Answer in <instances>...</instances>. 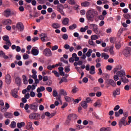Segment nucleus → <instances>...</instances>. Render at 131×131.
<instances>
[{"instance_id":"4c0bfd02","label":"nucleus","mask_w":131,"mask_h":131,"mask_svg":"<svg viewBox=\"0 0 131 131\" xmlns=\"http://www.w3.org/2000/svg\"><path fill=\"white\" fill-rule=\"evenodd\" d=\"M92 53H93V50L91 49H89L88 51L86 53V56L89 57H91V54H92Z\"/></svg>"},{"instance_id":"c756f323","label":"nucleus","mask_w":131,"mask_h":131,"mask_svg":"<svg viewBox=\"0 0 131 131\" xmlns=\"http://www.w3.org/2000/svg\"><path fill=\"white\" fill-rule=\"evenodd\" d=\"M101 58H104V60H108L109 59V55L106 54L105 53L101 54Z\"/></svg>"},{"instance_id":"f3484780","label":"nucleus","mask_w":131,"mask_h":131,"mask_svg":"<svg viewBox=\"0 0 131 131\" xmlns=\"http://www.w3.org/2000/svg\"><path fill=\"white\" fill-rule=\"evenodd\" d=\"M36 86H35V84H34L32 85V86L31 85H28L27 88V90L28 91H30V90H32V91H34V90H35Z\"/></svg>"},{"instance_id":"393cba45","label":"nucleus","mask_w":131,"mask_h":131,"mask_svg":"<svg viewBox=\"0 0 131 131\" xmlns=\"http://www.w3.org/2000/svg\"><path fill=\"white\" fill-rule=\"evenodd\" d=\"M5 13V16L6 17H10L11 16V10L10 9H7L4 11Z\"/></svg>"},{"instance_id":"e433bc0d","label":"nucleus","mask_w":131,"mask_h":131,"mask_svg":"<svg viewBox=\"0 0 131 131\" xmlns=\"http://www.w3.org/2000/svg\"><path fill=\"white\" fill-rule=\"evenodd\" d=\"M68 81L67 80V78L65 77H62L61 78L60 81H59L60 84L63 82H67Z\"/></svg>"},{"instance_id":"37998d69","label":"nucleus","mask_w":131,"mask_h":131,"mask_svg":"<svg viewBox=\"0 0 131 131\" xmlns=\"http://www.w3.org/2000/svg\"><path fill=\"white\" fill-rule=\"evenodd\" d=\"M115 40H116V38L113 37H111L110 38V41L111 43H114L115 42Z\"/></svg>"},{"instance_id":"f03ea898","label":"nucleus","mask_w":131,"mask_h":131,"mask_svg":"<svg viewBox=\"0 0 131 131\" xmlns=\"http://www.w3.org/2000/svg\"><path fill=\"white\" fill-rule=\"evenodd\" d=\"M30 119H35V120H38L40 119V114L38 113H32L29 115Z\"/></svg>"},{"instance_id":"3c124183","label":"nucleus","mask_w":131,"mask_h":131,"mask_svg":"<svg viewBox=\"0 0 131 131\" xmlns=\"http://www.w3.org/2000/svg\"><path fill=\"white\" fill-rule=\"evenodd\" d=\"M64 99L66 101V102H71V98L68 96H65Z\"/></svg>"},{"instance_id":"72a5a7b5","label":"nucleus","mask_w":131,"mask_h":131,"mask_svg":"<svg viewBox=\"0 0 131 131\" xmlns=\"http://www.w3.org/2000/svg\"><path fill=\"white\" fill-rule=\"evenodd\" d=\"M60 95L61 96H67V92H66V90H61L60 92Z\"/></svg>"},{"instance_id":"2f4dec72","label":"nucleus","mask_w":131,"mask_h":131,"mask_svg":"<svg viewBox=\"0 0 131 131\" xmlns=\"http://www.w3.org/2000/svg\"><path fill=\"white\" fill-rule=\"evenodd\" d=\"M76 28H77V25H76V24L71 25L69 27V29H70V30H73L74 29H75Z\"/></svg>"},{"instance_id":"1a4fd4ad","label":"nucleus","mask_w":131,"mask_h":131,"mask_svg":"<svg viewBox=\"0 0 131 131\" xmlns=\"http://www.w3.org/2000/svg\"><path fill=\"white\" fill-rule=\"evenodd\" d=\"M16 28L20 31H23L24 30V25L21 22H19L16 24Z\"/></svg>"},{"instance_id":"b1692460","label":"nucleus","mask_w":131,"mask_h":131,"mask_svg":"<svg viewBox=\"0 0 131 131\" xmlns=\"http://www.w3.org/2000/svg\"><path fill=\"white\" fill-rule=\"evenodd\" d=\"M113 49H114V46L113 45L110 47V48L109 49V52H110L111 55L114 56V55H115V52H114V50H113Z\"/></svg>"},{"instance_id":"ea45409f","label":"nucleus","mask_w":131,"mask_h":131,"mask_svg":"<svg viewBox=\"0 0 131 131\" xmlns=\"http://www.w3.org/2000/svg\"><path fill=\"white\" fill-rule=\"evenodd\" d=\"M121 80H122V81L123 82H124V83H127V82H128V79H127V78H126V77H124V78H123V77H122L121 78Z\"/></svg>"},{"instance_id":"c03bdc74","label":"nucleus","mask_w":131,"mask_h":131,"mask_svg":"<svg viewBox=\"0 0 131 131\" xmlns=\"http://www.w3.org/2000/svg\"><path fill=\"white\" fill-rule=\"evenodd\" d=\"M52 73H54L56 77H60V74L57 71H52Z\"/></svg>"},{"instance_id":"412c9836","label":"nucleus","mask_w":131,"mask_h":131,"mask_svg":"<svg viewBox=\"0 0 131 131\" xmlns=\"http://www.w3.org/2000/svg\"><path fill=\"white\" fill-rule=\"evenodd\" d=\"M30 104H26L25 106L24 107V109L26 110L27 113H30L31 112L30 111Z\"/></svg>"},{"instance_id":"0eeeda50","label":"nucleus","mask_w":131,"mask_h":131,"mask_svg":"<svg viewBox=\"0 0 131 131\" xmlns=\"http://www.w3.org/2000/svg\"><path fill=\"white\" fill-rule=\"evenodd\" d=\"M122 124H123V125H127V124H128L127 123V121H126V118L123 117L120 121L119 125H120V127H121V126H122Z\"/></svg>"},{"instance_id":"bf43d9fd","label":"nucleus","mask_w":131,"mask_h":131,"mask_svg":"<svg viewBox=\"0 0 131 131\" xmlns=\"http://www.w3.org/2000/svg\"><path fill=\"white\" fill-rule=\"evenodd\" d=\"M58 48H59V47H58L57 45H55L52 47L51 50H52V51H56V50H58Z\"/></svg>"},{"instance_id":"864d4df0","label":"nucleus","mask_w":131,"mask_h":131,"mask_svg":"<svg viewBox=\"0 0 131 131\" xmlns=\"http://www.w3.org/2000/svg\"><path fill=\"white\" fill-rule=\"evenodd\" d=\"M123 17H124L125 19H129L130 18V15L128 14H124Z\"/></svg>"},{"instance_id":"2eb2a0df","label":"nucleus","mask_w":131,"mask_h":131,"mask_svg":"<svg viewBox=\"0 0 131 131\" xmlns=\"http://www.w3.org/2000/svg\"><path fill=\"white\" fill-rule=\"evenodd\" d=\"M4 116L6 118H13V114L9 112L4 113Z\"/></svg>"},{"instance_id":"c85d7f7f","label":"nucleus","mask_w":131,"mask_h":131,"mask_svg":"<svg viewBox=\"0 0 131 131\" xmlns=\"http://www.w3.org/2000/svg\"><path fill=\"white\" fill-rule=\"evenodd\" d=\"M120 95V89H116V91L113 93V96L115 97L116 96Z\"/></svg>"},{"instance_id":"a878e982","label":"nucleus","mask_w":131,"mask_h":131,"mask_svg":"<svg viewBox=\"0 0 131 131\" xmlns=\"http://www.w3.org/2000/svg\"><path fill=\"white\" fill-rule=\"evenodd\" d=\"M17 126L18 128H21V127H23V126H25V122H21L17 123Z\"/></svg>"},{"instance_id":"8fccbe9b","label":"nucleus","mask_w":131,"mask_h":131,"mask_svg":"<svg viewBox=\"0 0 131 131\" xmlns=\"http://www.w3.org/2000/svg\"><path fill=\"white\" fill-rule=\"evenodd\" d=\"M29 58V55L28 54L25 53L24 55H23V59L24 60H27Z\"/></svg>"},{"instance_id":"603ef678","label":"nucleus","mask_w":131,"mask_h":131,"mask_svg":"<svg viewBox=\"0 0 131 131\" xmlns=\"http://www.w3.org/2000/svg\"><path fill=\"white\" fill-rule=\"evenodd\" d=\"M5 43L6 46H8V47H11L12 46V43H11V41L10 40L6 41Z\"/></svg>"},{"instance_id":"e2e57ef3","label":"nucleus","mask_w":131,"mask_h":131,"mask_svg":"<svg viewBox=\"0 0 131 131\" xmlns=\"http://www.w3.org/2000/svg\"><path fill=\"white\" fill-rule=\"evenodd\" d=\"M58 95V92L56 90L53 91V97H57Z\"/></svg>"},{"instance_id":"0e129e2a","label":"nucleus","mask_w":131,"mask_h":131,"mask_svg":"<svg viewBox=\"0 0 131 131\" xmlns=\"http://www.w3.org/2000/svg\"><path fill=\"white\" fill-rule=\"evenodd\" d=\"M120 108V106L119 105H117L114 108V111H117Z\"/></svg>"},{"instance_id":"69168bd1","label":"nucleus","mask_w":131,"mask_h":131,"mask_svg":"<svg viewBox=\"0 0 131 131\" xmlns=\"http://www.w3.org/2000/svg\"><path fill=\"white\" fill-rule=\"evenodd\" d=\"M30 95L32 98H34V97H35V93L33 91L31 92Z\"/></svg>"},{"instance_id":"f8f14e48","label":"nucleus","mask_w":131,"mask_h":131,"mask_svg":"<svg viewBox=\"0 0 131 131\" xmlns=\"http://www.w3.org/2000/svg\"><path fill=\"white\" fill-rule=\"evenodd\" d=\"M122 66L119 65V66H117L113 70V72L114 73V74H115V73H116V72H117L118 71H120V70H122Z\"/></svg>"},{"instance_id":"c9c22d12","label":"nucleus","mask_w":131,"mask_h":131,"mask_svg":"<svg viewBox=\"0 0 131 131\" xmlns=\"http://www.w3.org/2000/svg\"><path fill=\"white\" fill-rule=\"evenodd\" d=\"M16 123L15 121H12L10 124V127L11 128H15L16 127Z\"/></svg>"},{"instance_id":"20e7f679","label":"nucleus","mask_w":131,"mask_h":131,"mask_svg":"<svg viewBox=\"0 0 131 131\" xmlns=\"http://www.w3.org/2000/svg\"><path fill=\"white\" fill-rule=\"evenodd\" d=\"M131 48L129 47H126L123 51V54L125 57H129L130 56Z\"/></svg>"},{"instance_id":"cd10ccee","label":"nucleus","mask_w":131,"mask_h":131,"mask_svg":"<svg viewBox=\"0 0 131 131\" xmlns=\"http://www.w3.org/2000/svg\"><path fill=\"white\" fill-rule=\"evenodd\" d=\"M46 91V88L43 86H41L39 88H38L37 89V93H40V92H43Z\"/></svg>"},{"instance_id":"bb28decb","label":"nucleus","mask_w":131,"mask_h":131,"mask_svg":"<svg viewBox=\"0 0 131 131\" xmlns=\"http://www.w3.org/2000/svg\"><path fill=\"white\" fill-rule=\"evenodd\" d=\"M52 27L54 29H58V28H60L61 27V25L59 24L58 23H53L52 24Z\"/></svg>"},{"instance_id":"ddd939ff","label":"nucleus","mask_w":131,"mask_h":131,"mask_svg":"<svg viewBox=\"0 0 131 131\" xmlns=\"http://www.w3.org/2000/svg\"><path fill=\"white\" fill-rule=\"evenodd\" d=\"M12 81V78L10 75H7L6 76V82L7 84H10L11 83V81Z\"/></svg>"},{"instance_id":"aec40b11","label":"nucleus","mask_w":131,"mask_h":131,"mask_svg":"<svg viewBox=\"0 0 131 131\" xmlns=\"http://www.w3.org/2000/svg\"><path fill=\"white\" fill-rule=\"evenodd\" d=\"M31 53H32V55H33V56H37V55H38L39 51H38V50H37V49L32 48Z\"/></svg>"},{"instance_id":"774afa93","label":"nucleus","mask_w":131,"mask_h":131,"mask_svg":"<svg viewBox=\"0 0 131 131\" xmlns=\"http://www.w3.org/2000/svg\"><path fill=\"white\" fill-rule=\"evenodd\" d=\"M37 83H39V80L38 79H35V86H37Z\"/></svg>"},{"instance_id":"473e14b6","label":"nucleus","mask_w":131,"mask_h":131,"mask_svg":"<svg viewBox=\"0 0 131 131\" xmlns=\"http://www.w3.org/2000/svg\"><path fill=\"white\" fill-rule=\"evenodd\" d=\"M72 117H75V118H77V115L74 114H70L68 116V119H69V120H71V118H72Z\"/></svg>"},{"instance_id":"9d476101","label":"nucleus","mask_w":131,"mask_h":131,"mask_svg":"<svg viewBox=\"0 0 131 131\" xmlns=\"http://www.w3.org/2000/svg\"><path fill=\"white\" fill-rule=\"evenodd\" d=\"M11 94L13 98H18V90L17 89H14V90H12Z\"/></svg>"},{"instance_id":"49530a36","label":"nucleus","mask_w":131,"mask_h":131,"mask_svg":"<svg viewBox=\"0 0 131 131\" xmlns=\"http://www.w3.org/2000/svg\"><path fill=\"white\" fill-rule=\"evenodd\" d=\"M62 38L65 40L68 39V35H67V34H63L62 35Z\"/></svg>"},{"instance_id":"6ab92c4d","label":"nucleus","mask_w":131,"mask_h":131,"mask_svg":"<svg viewBox=\"0 0 131 131\" xmlns=\"http://www.w3.org/2000/svg\"><path fill=\"white\" fill-rule=\"evenodd\" d=\"M69 18L67 17L64 18L62 21V25L64 26L68 25L69 24Z\"/></svg>"},{"instance_id":"4468645a","label":"nucleus","mask_w":131,"mask_h":131,"mask_svg":"<svg viewBox=\"0 0 131 131\" xmlns=\"http://www.w3.org/2000/svg\"><path fill=\"white\" fill-rule=\"evenodd\" d=\"M41 40L42 41H48V37L47 36V35L44 33L41 34Z\"/></svg>"},{"instance_id":"423d86ee","label":"nucleus","mask_w":131,"mask_h":131,"mask_svg":"<svg viewBox=\"0 0 131 131\" xmlns=\"http://www.w3.org/2000/svg\"><path fill=\"white\" fill-rule=\"evenodd\" d=\"M90 28H93L96 34H98L99 33V32H98V26L97 25L94 24H90Z\"/></svg>"},{"instance_id":"39448f33","label":"nucleus","mask_w":131,"mask_h":131,"mask_svg":"<svg viewBox=\"0 0 131 131\" xmlns=\"http://www.w3.org/2000/svg\"><path fill=\"white\" fill-rule=\"evenodd\" d=\"M43 54L46 57H52V51L49 48L45 49L43 51Z\"/></svg>"},{"instance_id":"dca6fc26","label":"nucleus","mask_w":131,"mask_h":131,"mask_svg":"<svg viewBox=\"0 0 131 131\" xmlns=\"http://www.w3.org/2000/svg\"><path fill=\"white\" fill-rule=\"evenodd\" d=\"M3 25H10L12 23V20L11 19H5L2 22Z\"/></svg>"},{"instance_id":"5701e85b","label":"nucleus","mask_w":131,"mask_h":131,"mask_svg":"<svg viewBox=\"0 0 131 131\" xmlns=\"http://www.w3.org/2000/svg\"><path fill=\"white\" fill-rule=\"evenodd\" d=\"M82 7H90L91 6V3L88 2V1H85L84 2H82L81 4Z\"/></svg>"},{"instance_id":"5fc2aeb1","label":"nucleus","mask_w":131,"mask_h":131,"mask_svg":"<svg viewBox=\"0 0 131 131\" xmlns=\"http://www.w3.org/2000/svg\"><path fill=\"white\" fill-rule=\"evenodd\" d=\"M114 80H115V81H117V80H118V79H119V76H118V75H115L114 76Z\"/></svg>"},{"instance_id":"58836bf2","label":"nucleus","mask_w":131,"mask_h":131,"mask_svg":"<svg viewBox=\"0 0 131 131\" xmlns=\"http://www.w3.org/2000/svg\"><path fill=\"white\" fill-rule=\"evenodd\" d=\"M115 47L116 50H119V49L121 48V44H120V43H116L115 44Z\"/></svg>"},{"instance_id":"a18cd8bd","label":"nucleus","mask_w":131,"mask_h":131,"mask_svg":"<svg viewBox=\"0 0 131 131\" xmlns=\"http://www.w3.org/2000/svg\"><path fill=\"white\" fill-rule=\"evenodd\" d=\"M78 91H79L78 88H76V86H74L73 88L72 92H73L74 94H75V93H77Z\"/></svg>"},{"instance_id":"9b49d317","label":"nucleus","mask_w":131,"mask_h":131,"mask_svg":"<svg viewBox=\"0 0 131 131\" xmlns=\"http://www.w3.org/2000/svg\"><path fill=\"white\" fill-rule=\"evenodd\" d=\"M33 124L32 122H29L26 125V129H28V130H33L34 129L32 127Z\"/></svg>"},{"instance_id":"f704fd0d","label":"nucleus","mask_w":131,"mask_h":131,"mask_svg":"<svg viewBox=\"0 0 131 131\" xmlns=\"http://www.w3.org/2000/svg\"><path fill=\"white\" fill-rule=\"evenodd\" d=\"M63 9H64V6H63V5L60 4L57 6V11H58L59 10H63Z\"/></svg>"},{"instance_id":"338daca9","label":"nucleus","mask_w":131,"mask_h":131,"mask_svg":"<svg viewBox=\"0 0 131 131\" xmlns=\"http://www.w3.org/2000/svg\"><path fill=\"white\" fill-rule=\"evenodd\" d=\"M106 69H107V70H108L109 71H111V70H112V66H111L110 65L107 66Z\"/></svg>"},{"instance_id":"f257e3e1","label":"nucleus","mask_w":131,"mask_h":131,"mask_svg":"<svg viewBox=\"0 0 131 131\" xmlns=\"http://www.w3.org/2000/svg\"><path fill=\"white\" fill-rule=\"evenodd\" d=\"M99 15L98 11L95 9H90L86 13V18L88 21L93 22L94 21V17H97Z\"/></svg>"},{"instance_id":"6e6552de","label":"nucleus","mask_w":131,"mask_h":131,"mask_svg":"<svg viewBox=\"0 0 131 131\" xmlns=\"http://www.w3.org/2000/svg\"><path fill=\"white\" fill-rule=\"evenodd\" d=\"M116 74L118 75L119 77H124L126 75L125 71H124V70L118 71L116 73Z\"/></svg>"},{"instance_id":"79ce46f5","label":"nucleus","mask_w":131,"mask_h":131,"mask_svg":"<svg viewBox=\"0 0 131 131\" xmlns=\"http://www.w3.org/2000/svg\"><path fill=\"white\" fill-rule=\"evenodd\" d=\"M93 40L89 39L88 42H89V45H90V46H92L93 47H95L96 44L95 43V42H94V41H93Z\"/></svg>"},{"instance_id":"680f3d73","label":"nucleus","mask_w":131,"mask_h":131,"mask_svg":"<svg viewBox=\"0 0 131 131\" xmlns=\"http://www.w3.org/2000/svg\"><path fill=\"white\" fill-rule=\"evenodd\" d=\"M56 16H57V14H56V13L53 12L51 15V19H55V18H56Z\"/></svg>"},{"instance_id":"a211bd4d","label":"nucleus","mask_w":131,"mask_h":131,"mask_svg":"<svg viewBox=\"0 0 131 131\" xmlns=\"http://www.w3.org/2000/svg\"><path fill=\"white\" fill-rule=\"evenodd\" d=\"M15 83L18 86H20L21 85V78L19 77H16L15 78Z\"/></svg>"},{"instance_id":"de8ad7c7","label":"nucleus","mask_w":131,"mask_h":131,"mask_svg":"<svg viewBox=\"0 0 131 131\" xmlns=\"http://www.w3.org/2000/svg\"><path fill=\"white\" fill-rule=\"evenodd\" d=\"M3 39L5 41H8L9 40V36L7 35H5L3 37Z\"/></svg>"},{"instance_id":"7ed1b4c3","label":"nucleus","mask_w":131,"mask_h":131,"mask_svg":"<svg viewBox=\"0 0 131 131\" xmlns=\"http://www.w3.org/2000/svg\"><path fill=\"white\" fill-rule=\"evenodd\" d=\"M38 105L37 103L34 102L33 103L30 104V109L32 110L33 112H37V110H38Z\"/></svg>"},{"instance_id":"a19ab883","label":"nucleus","mask_w":131,"mask_h":131,"mask_svg":"<svg viewBox=\"0 0 131 131\" xmlns=\"http://www.w3.org/2000/svg\"><path fill=\"white\" fill-rule=\"evenodd\" d=\"M91 38L92 40H96V39H98L99 38L97 35H93L91 36Z\"/></svg>"},{"instance_id":"6e6d98bb","label":"nucleus","mask_w":131,"mask_h":131,"mask_svg":"<svg viewBox=\"0 0 131 131\" xmlns=\"http://www.w3.org/2000/svg\"><path fill=\"white\" fill-rule=\"evenodd\" d=\"M94 107H100L101 106V103L100 102H95L94 104Z\"/></svg>"},{"instance_id":"7c9ffc66","label":"nucleus","mask_w":131,"mask_h":131,"mask_svg":"<svg viewBox=\"0 0 131 131\" xmlns=\"http://www.w3.org/2000/svg\"><path fill=\"white\" fill-rule=\"evenodd\" d=\"M81 105L84 109L88 108V103L85 101H82L81 102Z\"/></svg>"},{"instance_id":"052dcab7","label":"nucleus","mask_w":131,"mask_h":131,"mask_svg":"<svg viewBox=\"0 0 131 131\" xmlns=\"http://www.w3.org/2000/svg\"><path fill=\"white\" fill-rule=\"evenodd\" d=\"M38 39H39L38 37L35 36V37H34L33 38H32V41L33 42H35V41H36V40H38Z\"/></svg>"},{"instance_id":"09e8293b","label":"nucleus","mask_w":131,"mask_h":131,"mask_svg":"<svg viewBox=\"0 0 131 131\" xmlns=\"http://www.w3.org/2000/svg\"><path fill=\"white\" fill-rule=\"evenodd\" d=\"M37 2L38 4H40V5H43V4L46 3V0H37Z\"/></svg>"},{"instance_id":"4be33fe9","label":"nucleus","mask_w":131,"mask_h":131,"mask_svg":"<svg viewBox=\"0 0 131 131\" xmlns=\"http://www.w3.org/2000/svg\"><path fill=\"white\" fill-rule=\"evenodd\" d=\"M108 84H110L112 86H116V83L114 81V80L112 79H109L108 80Z\"/></svg>"},{"instance_id":"4d7b16f0","label":"nucleus","mask_w":131,"mask_h":131,"mask_svg":"<svg viewBox=\"0 0 131 131\" xmlns=\"http://www.w3.org/2000/svg\"><path fill=\"white\" fill-rule=\"evenodd\" d=\"M46 90L49 93H52L53 92V88L52 87H47Z\"/></svg>"},{"instance_id":"13d9d810","label":"nucleus","mask_w":131,"mask_h":131,"mask_svg":"<svg viewBox=\"0 0 131 131\" xmlns=\"http://www.w3.org/2000/svg\"><path fill=\"white\" fill-rule=\"evenodd\" d=\"M124 30H125V29H124L123 28H121L118 31V33H119V34H121L122 33V32H123V31H124Z\"/></svg>"}]
</instances>
